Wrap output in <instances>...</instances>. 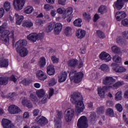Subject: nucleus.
I'll use <instances>...</instances> for the list:
<instances>
[{
	"mask_svg": "<svg viewBox=\"0 0 128 128\" xmlns=\"http://www.w3.org/2000/svg\"><path fill=\"white\" fill-rule=\"evenodd\" d=\"M102 84L105 86L102 88H100L98 90V94L100 98L104 96L106 92H108L110 88L113 90H118L120 86H124V82H116V79L112 76H106L102 78Z\"/></svg>",
	"mask_w": 128,
	"mask_h": 128,
	"instance_id": "obj_1",
	"label": "nucleus"
},
{
	"mask_svg": "<svg viewBox=\"0 0 128 128\" xmlns=\"http://www.w3.org/2000/svg\"><path fill=\"white\" fill-rule=\"evenodd\" d=\"M70 100L74 104H76L75 110L77 114H80L84 110V104L82 102V96L80 92L74 94L71 96Z\"/></svg>",
	"mask_w": 128,
	"mask_h": 128,
	"instance_id": "obj_2",
	"label": "nucleus"
},
{
	"mask_svg": "<svg viewBox=\"0 0 128 128\" xmlns=\"http://www.w3.org/2000/svg\"><path fill=\"white\" fill-rule=\"evenodd\" d=\"M8 26V24L4 23L2 26H0V34H2L1 36V40L4 42L5 44H8V40L10 38H12V43L14 44V30L10 32L8 30H4Z\"/></svg>",
	"mask_w": 128,
	"mask_h": 128,
	"instance_id": "obj_3",
	"label": "nucleus"
},
{
	"mask_svg": "<svg viewBox=\"0 0 128 128\" xmlns=\"http://www.w3.org/2000/svg\"><path fill=\"white\" fill-rule=\"evenodd\" d=\"M84 76V74L79 72L76 74V71L72 70L70 72V78L71 80H74L76 84H78L82 81V78Z\"/></svg>",
	"mask_w": 128,
	"mask_h": 128,
	"instance_id": "obj_4",
	"label": "nucleus"
},
{
	"mask_svg": "<svg viewBox=\"0 0 128 128\" xmlns=\"http://www.w3.org/2000/svg\"><path fill=\"white\" fill-rule=\"evenodd\" d=\"M74 116V110L72 108H68L65 111L64 120L66 122H70Z\"/></svg>",
	"mask_w": 128,
	"mask_h": 128,
	"instance_id": "obj_5",
	"label": "nucleus"
},
{
	"mask_svg": "<svg viewBox=\"0 0 128 128\" xmlns=\"http://www.w3.org/2000/svg\"><path fill=\"white\" fill-rule=\"evenodd\" d=\"M77 126L78 128H87L88 126V119L86 116H81L78 120Z\"/></svg>",
	"mask_w": 128,
	"mask_h": 128,
	"instance_id": "obj_6",
	"label": "nucleus"
},
{
	"mask_svg": "<svg viewBox=\"0 0 128 128\" xmlns=\"http://www.w3.org/2000/svg\"><path fill=\"white\" fill-rule=\"evenodd\" d=\"M26 0H14L13 6L16 10H22Z\"/></svg>",
	"mask_w": 128,
	"mask_h": 128,
	"instance_id": "obj_7",
	"label": "nucleus"
},
{
	"mask_svg": "<svg viewBox=\"0 0 128 128\" xmlns=\"http://www.w3.org/2000/svg\"><path fill=\"white\" fill-rule=\"evenodd\" d=\"M56 116L54 119L55 126L56 128H62V122L60 120L62 118V112L56 110Z\"/></svg>",
	"mask_w": 128,
	"mask_h": 128,
	"instance_id": "obj_8",
	"label": "nucleus"
},
{
	"mask_svg": "<svg viewBox=\"0 0 128 128\" xmlns=\"http://www.w3.org/2000/svg\"><path fill=\"white\" fill-rule=\"evenodd\" d=\"M127 2L126 0H117L114 2V7L118 10H120L124 8V4Z\"/></svg>",
	"mask_w": 128,
	"mask_h": 128,
	"instance_id": "obj_9",
	"label": "nucleus"
},
{
	"mask_svg": "<svg viewBox=\"0 0 128 128\" xmlns=\"http://www.w3.org/2000/svg\"><path fill=\"white\" fill-rule=\"evenodd\" d=\"M8 110L11 114H18V112H20V109L15 105H10L9 106Z\"/></svg>",
	"mask_w": 128,
	"mask_h": 128,
	"instance_id": "obj_10",
	"label": "nucleus"
},
{
	"mask_svg": "<svg viewBox=\"0 0 128 128\" xmlns=\"http://www.w3.org/2000/svg\"><path fill=\"white\" fill-rule=\"evenodd\" d=\"M16 50L18 54H19V56H22V58H24V56H28V51L26 48L23 47L22 48H16Z\"/></svg>",
	"mask_w": 128,
	"mask_h": 128,
	"instance_id": "obj_11",
	"label": "nucleus"
},
{
	"mask_svg": "<svg viewBox=\"0 0 128 128\" xmlns=\"http://www.w3.org/2000/svg\"><path fill=\"white\" fill-rule=\"evenodd\" d=\"M2 124L4 128H14V125L12 123V121L8 119L3 118Z\"/></svg>",
	"mask_w": 128,
	"mask_h": 128,
	"instance_id": "obj_12",
	"label": "nucleus"
},
{
	"mask_svg": "<svg viewBox=\"0 0 128 128\" xmlns=\"http://www.w3.org/2000/svg\"><path fill=\"white\" fill-rule=\"evenodd\" d=\"M100 58L102 60H104L106 62H110L112 60V57L110 54L105 52H102L100 55Z\"/></svg>",
	"mask_w": 128,
	"mask_h": 128,
	"instance_id": "obj_13",
	"label": "nucleus"
},
{
	"mask_svg": "<svg viewBox=\"0 0 128 128\" xmlns=\"http://www.w3.org/2000/svg\"><path fill=\"white\" fill-rule=\"evenodd\" d=\"M62 30V24L60 23H56L54 24V34L58 36Z\"/></svg>",
	"mask_w": 128,
	"mask_h": 128,
	"instance_id": "obj_14",
	"label": "nucleus"
},
{
	"mask_svg": "<svg viewBox=\"0 0 128 128\" xmlns=\"http://www.w3.org/2000/svg\"><path fill=\"white\" fill-rule=\"evenodd\" d=\"M35 122H36L41 126H44V124H48V120H46V118L44 116H38L35 120Z\"/></svg>",
	"mask_w": 128,
	"mask_h": 128,
	"instance_id": "obj_15",
	"label": "nucleus"
},
{
	"mask_svg": "<svg viewBox=\"0 0 128 128\" xmlns=\"http://www.w3.org/2000/svg\"><path fill=\"white\" fill-rule=\"evenodd\" d=\"M28 44V41L26 40H20L16 42V48H20L26 46Z\"/></svg>",
	"mask_w": 128,
	"mask_h": 128,
	"instance_id": "obj_16",
	"label": "nucleus"
},
{
	"mask_svg": "<svg viewBox=\"0 0 128 128\" xmlns=\"http://www.w3.org/2000/svg\"><path fill=\"white\" fill-rule=\"evenodd\" d=\"M36 76L40 80H46L48 78V76L40 70L37 72Z\"/></svg>",
	"mask_w": 128,
	"mask_h": 128,
	"instance_id": "obj_17",
	"label": "nucleus"
},
{
	"mask_svg": "<svg viewBox=\"0 0 128 128\" xmlns=\"http://www.w3.org/2000/svg\"><path fill=\"white\" fill-rule=\"evenodd\" d=\"M126 17V14L124 12H118L116 14V18L117 20H120L122 18H124Z\"/></svg>",
	"mask_w": 128,
	"mask_h": 128,
	"instance_id": "obj_18",
	"label": "nucleus"
},
{
	"mask_svg": "<svg viewBox=\"0 0 128 128\" xmlns=\"http://www.w3.org/2000/svg\"><path fill=\"white\" fill-rule=\"evenodd\" d=\"M8 84V77L0 75V86H6Z\"/></svg>",
	"mask_w": 128,
	"mask_h": 128,
	"instance_id": "obj_19",
	"label": "nucleus"
},
{
	"mask_svg": "<svg viewBox=\"0 0 128 128\" xmlns=\"http://www.w3.org/2000/svg\"><path fill=\"white\" fill-rule=\"evenodd\" d=\"M74 12V8L72 7L68 8L64 12L62 15L63 18H66L68 16H70Z\"/></svg>",
	"mask_w": 128,
	"mask_h": 128,
	"instance_id": "obj_20",
	"label": "nucleus"
},
{
	"mask_svg": "<svg viewBox=\"0 0 128 128\" xmlns=\"http://www.w3.org/2000/svg\"><path fill=\"white\" fill-rule=\"evenodd\" d=\"M67 76L68 74H66V72H63L61 73L58 76V82H66V80Z\"/></svg>",
	"mask_w": 128,
	"mask_h": 128,
	"instance_id": "obj_21",
	"label": "nucleus"
},
{
	"mask_svg": "<svg viewBox=\"0 0 128 128\" xmlns=\"http://www.w3.org/2000/svg\"><path fill=\"white\" fill-rule=\"evenodd\" d=\"M113 70L116 72H126V69L124 67H120V66H114L112 68Z\"/></svg>",
	"mask_w": 128,
	"mask_h": 128,
	"instance_id": "obj_22",
	"label": "nucleus"
},
{
	"mask_svg": "<svg viewBox=\"0 0 128 128\" xmlns=\"http://www.w3.org/2000/svg\"><path fill=\"white\" fill-rule=\"evenodd\" d=\"M36 33H31L27 36V38L32 42H36L37 40Z\"/></svg>",
	"mask_w": 128,
	"mask_h": 128,
	"instance_id": "obj_23",
	"label": "nucleus"
},
{
	"mask_svg": "<svg viewBox=\"0 0 128 128\" xmlns=\"http://www.w3.org/2000/svg\"><path fill=\"white\" fill-rule=\"evenodd\" d=\"M86 30L80 29L76 32V36L78 38H82L86 36Z\"/></svg>",
	"mask_w": 128,
	"mask_h": 128,
	"instance_id": "obj_24",
	"label": "nucleus"
},
{
	"mask_svg": "<svg viewBox=\"0 0 128 128\" xmlns=\"http://www.w3.org/2000/svg\"><path fill=\"white\" fill-rule=\"evenodd\" d=\"M55 70L54 66L50 65L47 67V73L49 76H54Z\"/></svg>",
	"mask_w": 128,
	"mask_h": 128,
	"instance_id": "obj_25",
	"label": "nucleus"
},
{
	"mask_svg": "<svg viewBox=\"0 0 128 128\" xmlns=\"http://www.w3.org/2000/svg\"><path fill=\"white\" fill-rule=\"evenodd\" d=\"M14 16L16 18V24L18 26L22 24V22L24 20V16H19L18 14H15Z\"/></svg>",
	"mask_w": 128,
	"mask_h": 128,
	"instance_id": "obj_26",
	"label": "nucleus"
},
{
	"mask_svg": "<svg viewBox=\"0 0 128 128\" xmlns=\"http://www.w3.org/2000/svg\"><path fill=\"white\" fill-rule=\"evenodd\" d=\"M78 61L76 60L72 59L69 60L68 62V66L74 67L76 66H78Z\"/></svg>",
	"mask_w": 128,
	"mask_h": 128,
	"instance_id": "obj_27",
	"label": "nucleus"
},
{
	"mask_svg": "<svg viewBox=\"0 0 128 128\" xmlns=\"http://www.w3.org/2000/svg\"><path fill=\"white\" fill-rule=\"evenodd\" d=\"M22 26L24 28H32L34 26V23L30 20H26L22 22Z\"/></svg>",
	"mask_w": 128,
	"mask_h": 128,
	"instance_id": "obj_28",
	"label": "nucleus"
},
{
	"mask_svg": "<svg viewBox=\"0 0 128 128\" xmlns=\"http://www.w3.org/2000/svg\"><path fill=\"white\" fill-rule=\"evenodd\" d=\"M89 120L92 124H94L96 122V112H92L90 114Z\"/></svg>",
	"mask_w": 128,
	"mask_h": 128,
	"instance_id": "obj_29",
	"label": "nucleus"
},
{
	"mask_svg": "<svg viewBox=\"0 0 128 128\" xmlns=\"http://www.w3.org/2000/svg\"><path fill=\"white\" fill-rule=\"evenodd\" d=\"M100 68L104 72H110V67L106 64H102Z\"/></svg>",
	"mask_w": 128,
	"mask_h": 128,
	"instance_id": "obj_30",
	"label": "nucleus"
},
{
	"mask_svg": "<svg viewBox=\"0 0 128 128\" xmlns=\"http://www.w3.org/2000/svg\"><path fill=\"white\" fill-rule=\"evenodd\" d=\"M72 28L70 26H66L64 30V34L67 36H70L72 34Z\"/></svg>",
	"mask_w": 128,
	"mask_h": 128,
	"instance_id": "obj_31",
	"label": "nucleus"
},
{
	"mask_svg": "<svg viewBox=\"0 0 128 128\" xmlns=\"http://www.w3.org/2000/svg\"><path fill=\"white\" fill-rule=\"evenodd\" d=\"M0 66L2 68H7L8 66V60L4 59L0 60Z\"/></svg>",
	"mask_w": 128,
	"mask_h": 128,
	"instance_id": "obj_32",
	"label": "nucleus"
},
{
	"mask_svg": "<svg viewBox=\"0 0 128 128\" xmlns=\"http://www.w3.org/2000/svg\"><path fill=\"white\" fill-rule=\"evenodd\" d=\"M106 114L108 116H110V118H114V110L110 108H108L106 110Z\"/></svg>",
	"mask_w": 128,
	"mask_h": 128,
	"instance_id": "obj_33",
	"label": "nucleus"
},
{
	"mask_svg": "<svg viewBox=\"0 0 128 128\" xmlns=\"http://www.w3.org/2000/svg\"><path fill=\"white\" fill-rule=\"evenodd\" d=\"M54 28V24L50 23L49 24L47 27L46 28V30L47 32H50Z\"/></svg>",
	"mask_w": 128,
	"mask_h": 128,
	"instance_id": "obj_34",
	"label": "nucleus"
},
{
	"mask_svg": "<svg viewBox=\"0 0 128 128\" xmlns=\"http://www.w3.org/2000/svg\"><path fill=\"white\" fill-rule=\"evenodd\" d=\"M112 52H114V54H120L122 52H120V49L118 47L116 46H113L112 47Z\"/></svg>",
	"mask_w": 128,
	"mask_h": 128,
	"instance_id": "obj_35",
	"label": "nucleus"
},
{
	"mask_svg": "<svg viewBox=\"0 0 128 128\" xmlns=\"http://www.w3.org/2000/svg\"><path fill=\"white\" fill-rule=\"evenodd\" d=\"M82 20L80 18H78L76 20L73 24L75 26H78L80 28L82 26Z\"/></svg>",
	"mask_w": 128,
	"mask_h": 128,
	"instance_id": "obj_36",
	"label": "nucleus"
},
{
	"mask_svg": "<svg viewBox=\"0 0 128 128\" xmlns=\"http://www.w3.org/2000/svg\"><path fill=\"white\" fill-rule=\"evenodd\" d=\"M46 58L44 57L41 58L38 63V66H40V68H44V66H46Z\"/></svg>",
	"mask_w": 128,
	"mask_h": 128,
	"instance_id": "obj_37",
	"label": "nucleus"
},
{
	"mask_svg": "<svg viewBox=\"0 0 128 128\" xmlns=\"http://www.w3.org/2000/svg\"><path fill=\"white\" fill-rule=\"evenodd\" d=\"M116 100H122V92H118L115 95Z\"/></svg>",
	"mask_w": 128,
	"mask_h": 128,
	"instance_id": "obj_38",
	"label": "nucleus"
},
{
	"mask_svg": "<svg viewBox=\"0 0 128 128\" xmlns=\"http://www.w3.org/2000/svg\"><path fill=\"white\" fill-rule=\"evenodd\" d=\"M36 94L38 98H42V96H44V94H46V93L44 92V90L41 89L37 91Z\"/></svg>",
	"mask_w": 128,
	"mask_h": 128,
	"instance_id": "obj_39",
	"label": "nucleus"
},
{
	"mask_svg": "<svg viewBox=\"0 0 128 128\" xmlns=\"http://www.w3.org/2000/svg\"><path fill=\"white\" fill-rule=\"evenodd\" d=\"M32 10H34V8L32 6H28L25 8L24 12H26V14H30L32 12Z\"/></svg>",
	"mask_w": 128,
	"mask_h": 128,
	"instance_id": "obj_40",
	"label": "nucleus"
},
{
	"mask_svg": "<svg viewBox=\"0 0 128 128\" xmlns=\"http://www.w3.org/2000/svg\"><path fill=\"white\" fill-rule=\"evenodd\" d=\"M56 82H58L57 80L54 78H51L48 82L49 86H54V84H56Z\"/></svg>",
	"mask_w": 128,
	"mask_h": 128,
	"instance_id": "obj_41",
	"label": "nucleus"
},
{
	"mask_svg": "<svg viewBox=\"0 0 128 128\" xmlns=\"http://www.w3.org/2000/svg\"><path fill=\"white\" fill-rule=\"evenodd\" d=\"M4 8L6 12H8L10 10V3L8 1L4 2Z\"/></svg>",
	"mask_w": 128,
	"mask_h": 128,
	"instance_id": "obj_42",
	"label": "nucleus"
},
{
	"mask_svg": "<svg viewBox=\"0 0 128 128\" xmlns=\"http://www.w3.org/2000/svg\"><path fill=\"white\" fill-rule=\"evenodd\" d=\"M112 60L114 62H120V60H122V58L120 57L118 55H114L112 58Z\"/></svg>",
	"mask_w": 128,
	"mask_h": 128,
	"instance_id": "obj_43",
	"label": "nucleus"
},
{
	"mask_svg": "<svg viewBox=\"0 0 128 128\" xmlns=\"http://www.w3.org/2000/svg\"><path fill=\"white\" fill-rule=\"evenodd\" d=\"M54 8V6L52 5H50V4H46L44 6V10H46V12H50V10H52Z\"/></svg>",
	"mask_w": 128,
	"mask_h": 128,
	"instance_id": "obj_44",
	"label": "nucleus"
},
{
	"mask_svg": "<svg viewBox=\"0 0 128 128\" xmlns=\"http://www.w3.org/2000/svg\"><path fill=\"white\" fill-rule=\"evenodd\" d=\"M83 16L84 20H88V22H90V20H92V17L90 16V15L86 12H84L83 14Z\"/></svg>",
	"mask_w": 128,
	"mask_h": 128,
	"instance_id": "obj_45",
	"label": "nucleus"
},
{
	"mask_svg": "<svg viewBox=\"0 0 128 128\" xmlns=\"http://www.w3.org/2000/svg\"><path fill=\"white\" fill-rule=\"evenodd\" d=\"M115 108L119 112H122V106L120 104H116Z\"/></svg>",
	"mask_w": 128,
	"mask_h": 128,
	"instance_id": "obj_46",
	"label": "nucleus"
},
{
	"mask_svg": "<svg viewBox=\"0 0 128 128\" xmlns=\"http://www.w3.org/2000/svg\"><path fill=\"white\" fill-rule=\"evenodd\" d=\"M106 7L104 6H101L98 10V12H100V14H104V12H106Z\"/></svg>",
	"mask_w": 128,
	"mask_h": 128,
	"instance_id": "obj_47",
	"label": "nucleus"
},
{
	"mask_svg": "<svg viewBox=\"0 0 128 128\" xmlns=\"http://www.w3.org/2000/svg\"><path fill=\"white\" fill-rule=\"evenodd\" d=\"M96 34L100 38H104V34L100 30H97Z\"/></svg>",
	"mask_w": 128,
	"mask_h": 128,
	"instance_id": "obj_48",
	"label": "nucleus"
},
{
	"mask_svg": "<svg viewBox=\"0 0 128 128\" xmlns=\"http://www.w3.org/2000/svg\"><path fill=\"white\" fill-rule=\"evenodd\" d=\"M44 36V33H40L37 34H36V38L37 40H42Z\"/></svg>",
	"mask_w": 128,
	"mask_h": 128,
	"instance_id": "obj_49",
	"label": "nucleus"
},
{
	"mask_svg": "<svg viewBox=\"0 0 128 128\" xmlns=\"http://www.w3.org/2000/svg\"><path fill=\"white\" fill-rule=\"evenodd\" d=\"M30 98L32 102H38V98L36 94H31L30 95Z\"/></svg>",
	"mask_w": 128,
	"mask_h": 128,
	"instance_id": "obj_50",
	"label": "nucleus"
},
{
	"mask_svg": "<svg viewBox=\"0 0 128 128\" xmlns=\"http://www.w3.org/2000/svg\"><path fill=\"white\" fill-rule=\"evenodd\" d=\"M98 114H104V106H101L97 108Z\"/></svg>",
	"mask_w": 128,
	"mask_h": 128,
	"instance_id": "obj_51",
	"label": "nucleus"
},
{
	"mask_svg": "<svg viewBox=\"0 0 128 128\" xmlns=\"http://www.w3.org/2000/svg\"><path fill=\"white\" fill-rule=\"evenodd\" d=\"M22 84L25 86H28V84H30V80L29 78L24 79L22 81Z\"/></svg>",
	"mask_w": 128,
	"mask_h": 128,
	"instance_id": "obj_52",
	"label": "nucleus"
},
{
	"mask_svg": "<svg viewBox=\"0 0 128 128\" xmlns=\"http://www.w3.org/2000/svg\"><path fill=\"white\" fill-rule=\"evenodd\" d=\"M51 58L54 64H58V58H56V56H52Z\"/></svg>",
	"mask_w": 128,
	"mask_h": 128,
	"instance_id": "obj_53",
	"label": "nucleus"
},
{
	"mask_svg": "<svg viewBox=\"0 0 128 128\" xmlns=\"http://www.w3.org/2000/svg\"><path fill=\"white\" fill-rule=\"evenodd\" d=\"M30 118V113L28 112H25L23 114L24 120H26Z\"/></svg>",
	"mask_w": 128,
	"mask_h": 128,
	"instance_id": "obj_54",
	"label": "nucleus"
},
{
	"mask_svg": "<svg viewBox=\"0 0 128 128\" xmlns=\"http://www.w3.org/2000/svg\"><path fill=\"white\" fill-rule=\"evenodd\" d=\"M32 114L34 116H38V114H40V110L38 109H35L33 110Z\"/></svg>",
	"mask_w": 128,
	"mask_h": 128,
	"instance_id": "obj_55",
	"label": "nucleus"
},
{
	"mask_svg": "<svg viewBox=\"0 0 128 128\" xmlns=\"http://www.w3.org/2000/svg\"><path fill=\"white\" fill-rule=\"evenodd\" d=\"M122 24L125 26H128V18L124 19L122 21Z\"/></svg>",
	"mask_w": 128,
	"mask_h": 128,
	"instance_id": "obj_56",
	"label": "nucleus"
},
{
	"mask_svg": "<svg viewBox=\"0 0 128 128\" xmlns=\"http://www.w3.org/2000/svg\"><path fill=\"white\" fill-rule=\"evenodd\" d=\"M48 98V95L44 96V98L42 99V100L40 102L41 104H46V100Z\"/></svg>",
	"mask_w": 128,
	"mask_h": 128,
	"instance_id": "obj_57",
	"label": "nucleus"
},
{
	"mask_svg": "<svg viewBox=\"0 0 128 128\" xmlns=\"http://www.w3.org/2000/svg\"><path fill=\"white\" fill-rule=\"evenodd\" d=\"M28 99L26 98H24L22 100V104H23V106H26L28 104Z\"/></svg>",
	"mask_w": 128,
	"mask_h": 128,
	"instance_id": "obj_58",
	"label": "nucleus"
},
{
	"mask_svg": "<svg viewBox=\"0 0 128 128\" xmlns=\"http://www.w3.org/2000/svg\"><path fill=\"white\" fill-rule=\"evenodd\" d=\"M36 22L37 26H42V24H44V22L40 20H36Z\"/></svg>",
	"mask_w": 128,
	"mask_h": 128,
	"instance_id": "obj_59",
	"label": "nucleus"
},
{
	"mask_svg": "<svg viewBox=\"0 0 128 128\" xmlns=\"http://www.w3.org/2000/svg\"><path fill=\"white\" fill-rule=\"evenodd\" d=\"M54 88H50L49 91V98H50V96H52V94H54Z\"/></svg>",
	"mask_w": 128,
	"mask_h": 128,
	"instance_id": "obj_60",
	"label": "nucleus"
},
{
	"mask_svg": "<svg viewBox=\"0 0 128 128\" xmlns=\"http://www.w3.org/2000/svg\"><path fill=\"white\" fill-rule=\"evenodd\" d=\"M66 0H58V4H62V6H64L66 4Z\"/></svg>",
	"mask_w": 128,
	"mask_h": 128,
	"instance_id": "obj_61",
	"label": "nucleus"
},
{
	"mask_svg": "<svg viewBox=\"0 0 128 128\" xmlns=\"http://www.w3.org/2000/svg\"><path fill=\"white\" fill-rule=\"evenodd\" d=\"M4 14V8H1L0 9V18H2Z\"/></svg>",
	"mask_w": 128,
	"mask_h": 128,
	"instance_id": "obj_62",
	"label": "nucleus"
},
{
	"mask_svg": "<svg viewBox=\"0 0 128 128\" xmlns=\"http://www.w3.org/2000/svg\"><path fill=\"white\" fill-rule=\"evenodd\" d=\"M10 80H11L12 82H16L17 80L16 78V76H14V75L11 76L10 77Z\"/></svg>",
	"mask_w": 128,
	"mask_h": 128,
	"instance_id": "obj_63",
	"label": "nucleus"
},
{
	"mask_svg": "<svg viewBox=\"0 0 128 128\" xmlns=\"http://www.w3.org/2000/svg\"><path fill=\"white\" fill-rule=\"evenodd\" d=\"M123 36L126 38H128V31H124L122 32Z\"/></svg>",
	"mask_w": 128,
	"mask_h": 128,
	"instance_id": "obj_64",
	"label": "nucleus"
}]
</instances>
